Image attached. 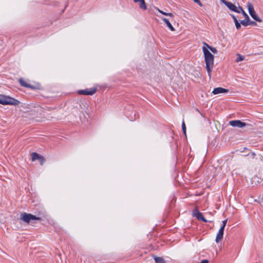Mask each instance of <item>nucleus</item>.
<instances>
[{
	"label": "nucleus",
	"mask_w": 263,
	"mask_h": 263,
	"mask_svg": "<svg viewBox=\"0 0 263 263\" xmlns=\"http://www.w3.org/2000/svg\"><path fill=\"white\" fill-rule=\"evenodd\" d=\"M206 65V69L209 77H211V72L214 66V55L211 52L204 47L202 48Z\"/></svg>",
	"instance_id": "obj_1"
},
{
	"label": "nucleus",
	"mask_w": 263,
	"mask_h": 263,
	"mask_svg": "<svg viewBox=\"0 0 263 263\" xmlns=\"http://www.w3.org/2000/svg\"><path fill=\"white\" fill-rule=\"evenodd\" d=\"M19 102L10 97L0 95V104L3 105H16L18 104Z\"/></svg>",
	"instance_id": "obj_2"
},
{
	"label": "nucleus",
	"mask_w": 263,
	"mask_h": 263,
	"mask_svg": "<svg viewBox=\"0 0 263 263\" xmlns=\"http://www.w3.org/2000/svg\"><path fill=\"white\" fill-rule=\"evenodd\" d=\"M249 13L251 17L258 22H261L262 20L256 15L252 4L248 2L247 5Z\"/></svg>",
	"instance_id": "obj_3"
},
{
	"label": "nucleus",
	"mask_w": 263,
	"mask_h": 263,
	"mask_svg": "<svg viewBox=\"0 0 263 263\" xmlns=\"http://www.w3.org/2000/svg\"><path fill=\"white\" fill-rule=\"evenodd\" d=\"M21 219L24 222H26L27 223H29L31 220L40 219L39 217H37L31 214H27L26 213H24L21 215Z\"/></svg>",
	"instance_id": "obj_4"
},
{
	"label": "nucleus",
	"mask_w": 263,
	"mask_h": 263,
	"mask_svg": "<svg viewBox=\"0 0 263 263\" xmlns=\"http://www.w3.org/2000/svg\"><path fill=\"white\" fill-rule=\"evenodd\" d=\"M229 124L233 127H237L239 128H242L247 125L245 122H241L240 120H232L229 122Z\"/></svg>",
	"instance_id": "obj_5"
},
{
	"label": "nucleus",
	"mask_w": 263,
	"mask_h": 263,
	"mask_svg": "<svg viewBox=\"0 0 263 263\" xmlns=\"http://www.w3.org/2000/svg\"><path fill=\"white\" fill-rule=\"evenodd\" d=\"M221 3L226 5L230 10L234 12H239L236 9V6L231 2H228L226 0H220Z\"/></svg>",
	"instance_id": "obj_6"
},
{
	"label": "nucleus",
	"mask_w": 263,
	"mask_h": 263,
	"mask_svg": "<svg viewBox=\"0 0 263 263\" xmlns=\"http://www.w3.org/2000/svg\"><path fill=\"white\" fill-rule=\"evenodd\" d=\"M96 88L86 89L78 91L79 94L84 95H92L96 92Z\"/></svg>",
	"instance_id": "obj_7"
},
{
	"label": "nucleus",
	"mask_w": 263,
	"mask_h": 263,
	"mask_svg": "<svg viewBox=\"0 0 263 263\" xmlns=\"http://www.w3.org/2000/svg\"><path fill=\"white\" fill-rule=\"evenodd\" d=\"M224 229V228H223V227H220V229L219 230L215 239V241L216 243H219L222 240L223 236Z\"/></svg>",
	"instance_id": "obj_8"
},
{
	"label": "nucleus",
	"mask_w": 263,
	"mask_h": 263,
	"mask_svg": "<svg viewBox=\"0 0 263 263\" xmlns=\"http://www.w3.org/2000/svg\"><path fill=\"white\" fill-rule=\"evenodd\" d=\"M224 229V228H223V227H220V229L219 230L215 239V241L216 243H219L222 240L223 236Z\"/></svg>",
	"instance_id": "obj_9"
},
{
	"label": "nucleus",
	"mask_w": 263,
	"mask_h": 263,
	"mask_svg": "<svg viewBox=\"0 0 263 263\" xmlns=\"http://www.w3.org/2000/svg\"><path fill=\"white\" fill-rule=\"evenodd\" d=\"M31 159H32V160L33 161H35L36 160H40V163H41V164H42L44 162V158L42 156H41V155L37 154L36 153H32V154H31Z\"/></svg>",
	"instance_id": "obj_10"
},
{
	"label": "nucleus",
	"mask_w": 263,
	"mask_h": 263,
	"mask_svg": "<svg viewBox=\"0 0 263 263\" xmlns=\"http://www.w3.org/2000/svg\"><path fill=\"white\" fill-rule=\"evenodd\" d=\"M227 92H228V90L227 89H226L221 87H217L214 89L212 92L214 95H217L219 93H226Z\"/></svg>",
	"instance_id": "obj_11"
},
{
	"label": "nucleus",
	"mask_w": 263,
	"mask_h": 263,
	"mask_svg": "<svg viewBox=\"0 0 263 263\" xmlns=\"http://www.w3.org/2000/svg\"><path fill=\"white\" fill-rule=\"evenodd\" d=\"M203 46L202 47H204L206 49H207V50H210L214 54H216L217 53V50L216 49V48L210 46V45H209L207 43H206L205 42H203Z\"/></svg>",
	"instance_id": "obj_12"
},
{
	"label": "nucleus",
	"mask_w": 263,
	"mask_h": 263,
	"mask_svg": "<svg viewBox=\"0 0 263 263\" xmlns=\"http://www.w3.org/2000/svg\"><path fill=\"white\" fill-rule=\"evenodd\" d=\"M194 215L198 220H201L204 222H206V220L204 218L202 214L198 211H196L194 213Z\"/></svg>",
	"instance_id": "obj_13"
},
{
	"label": "nucleus",
	"mask_w": 263,
	"mask_h": 263,
	"mask_svg": "<svg viewBox=\"0 0 263 263\" xmlns=\"http://www.w3.org/2000/svg\"><path fill=\"white\" fill-rule=\"evenodd\" d=\"M162 20L164 22L168 28L172 31H175V29L173 26L172 25L171 23L169 22L168 20L166 18H161Z\"/></svg>",
	"instance_id": "obj_14"
},
{
	"label": "nucleus",
	"mask_w": 263,
	"mask_h": 263,
	"mask_svg": "<svg viewBox=\"0 0 263 263\" xmlns=\"http://www.w3.org/2000/svg\"><path fill=\"white\" fill-rule=\"evenodd\" d=\"M156 263H166L164 259L161 257L153 256Z\"/></svg>",
	"instance_id": "obj_15"
},
{
	"label": "nucleus",
	"mask_w": 263,
	"mask_h": 263,
	"mask_svg": "<svg viewBox=\"0 0 263 263\" xmlns=\"http://www.w3.org/2000/svg\"><path fill=\"white\" fill-rule=\"evenodd\" d=\"M234 23L235 24L236 27L237 29H239L241 27L240 24L238 22V20L234 15H232Z\"/></svg>",
	"instance_id": "obj_16"
},
{
	"label": "nucleus",
	"mask_w": 263,
	"mask_h": 263,
	"mask_svg": "<svg viewBox=\"0 0 263 263\" xmlns=\"http://www.w3.org/2000/svg\"><path fill=\"white\" fill-rule=\"evenodd\" d=\"M20 84L24 87H29V85L23 79H20L19 80Z\"/></svg>",
	"instance_id": "obj_17"
},
{
	"label": "nucleus",
	"mask_w": 263,
	"mask_h": 263,
	"mask_svg": "<svg viewBox=\"0 0 263 263\" xmlns=\"http://www.w3.org/2000/svg\"><path fill=\"white\" fill-rule=\"evenodd\" d=\"M139 7H140V8H141V9H142L143 10H146V9L147 7H146V5L145 3L144 2V0L141 1L140 3Z\"/></svg>",
	"instance_id": "obj_18"
},
{
	"label": "nucleus",
	"mask_w": 263,
	"mask_h": 263,
	"mask_svg": "<svg viewBox=\"0 0 263 263\" xmlns=\"http://www.w3.org/2000/svg\"><path fill=\"white\" fill-rule=\"evenodd\" d=\"M237 59H236V62H239L240 61H242L244 60V57L240 55V54L238 53L237 54Z\"/></svg>",
	"instance_id": "obj_19"
},
{
	"label": "nucleus",
	"mask_w": 263,
	"mask_h": 263,
	"mask_svg": "<svg viewBox=\"0 0 263 263\" xmlns=\"http://www.w3.org/2000/svg\"><path fill=\"white\" fill-rule=\"evenodd\" d=\"M157 10L158 11V12H159L160 13L164 15H166V16H173V15L172 13H166L165 12H164L161 10H160L159 9H157Z\"/></svg>",
	"instance_id": "obj_20"
},
{
	"label": "nucleus",
	"mask_w": 263,
	"mask_h": 263,
	"mask_svg": "<svg viewBox=\"0 0 263 263\" xmlns=\"http://www.w3.org/2000/svg\"><path fill=\"white\" fill-rule=\"evenodd\" d=\"M182 128L184 134L186 135V126L184 121L182 122Z\"/></svg>",
	"instance_id": "obj_21"
},
{
	"label": "nucleus",
	"mask_w": 263,
	"mask_h": 263,
	"mask_svg": "<svg viewBox=\"0 0 263 263\" xmlns=\"http://www.w3.org/2000/svg\"><path fill=\"white\" fill-rule=\"evenodd\" d=\"M248 21H249V20H247V18H246V20H242L241 21V24L242 25L247 26L248 25Z\"/></svg>",
	"instance_id": "obj_22"
},
{
	"label": "nucleus",
	"mask_w": 263,
	"mask_h": 263,
	"mask_svg": "<svg viewBox=\"0 0 263 263\" xmlns=\"http://www.w3.org/2000/svg\"><path fill=\"white\" fill-rule=\"evenodd\" d=\"M242 13V14L243 15V16H245L246 18H247V20H249V16L248 15V14L245 12V11L244 10H243L241 12Z\"/></svg>",
	"instance_id": "obj_23"
},
{
	"label": "nucleus",
	"mask_w": 263,
	"mask_h": 263,
	"mask_svg": "<svg viewBox=\"0 0 263 263\" xmlns=\"http://www.w3.org/2000/svg\"><path fill=\"white\" fill-rule=\"evenodd\" d=\"M236 9L237 11H239V12H236L239 13L240 12H242V11L243 10V9L241 7H236Z\"/></svg>",
	"instance_id": "obj_24"
},
{
	"label": "nucleus",
	"mask_w": 263,
	"mask_h": 263,
	"mask_svg": "<svg viewBox=\"0 0 263 263\" xmlns=\"http://www.w3.org/2000/svg\"><path fill=\"white\" fill-rule=\"evenodd\" d=\"M227 219L224 220H223L222 221V224L221 227H223V228H224L225 227H226V225L227 224Z\"/></svg>",
	"instance_id": "obj_25"
},
{
	"label": "nucleus",
	"mask_w": 263,
	"mask_h": 263,
	"mask_svg": "<svg viewBox=\"0 0 263 263\" xmlns=\"http://www.w3.org/2000/svg\"><path fill=\"white\" fill-rule=\"evenodd\" d=\"M194 2L197 4H198L200 6H202V4L201 3L200 1L199 0H193Z\"/></svg>",
	"instance_id": "obj_26"
},
{
	"label": "nucleus",
	"mask_w": 263,
	"mask_h": 263,
	"mask_svg": "<svg viewBox=\"0 0 263 263\" xmlns=\"http://www.w3.org/2000/svg\"><path fill=\"white\" fill-rule=\"evenodd\" d=\"M208 262H209L208 260L204 259V260H202L200 263H208Z\"/></svg>",
	"instance_id": "obj_27"
},
{
	"label": "nucleus",
	"mask_w": 263,
	"mask_h": 263,
	"mask_svg": "<svg viewBox=\"0 0 263 263\" xmlns=\"http://www.w3.org/2000/svg\"><path fill=\"white\" fill-rule=\"evenodd\" d=\"M252 24H256L254 22H253Z\"/></svg>",
	"instance_id": "obj_28"
},
{
	"label": "nucleus",
	"mask_w": 263,
	"mask_h": 263,
	"mask_svg": "<svg viewBox=\"0 0 263 263\" xmlns=\"http://www.w3.org/2000/svg\"><path fill=\"white\" fill-rule=\"evenodd\" d=\"M157 16L160 17V16H159V15H157Z\"/></svg>",
	"instance_id": "obj_29"
},
{
	"label": "nucleus",
	"mask_w": 263,
	"mask_h": 263,
	"mask_svg": "<svg viewBox=\"0 0 263 263\" xmlns=\"http://www.w3.org/2000/svg\"><path fill=\"white\" fill-rule=\"evenodd\" d=\"M157 16L160 17V16H159V15H157Z\"/></svg>",
	"instance_id": "obj_30"
},
{
	"label": "nucleus",
	"mask_w": 263,
	"mask_h": 263,
	"mask_svg": "<svg viewBox=\"0 0 263 263\" xmlns=\"http://www.w3.org/2000/svg\"><path fill=\"white\" fill-rule=\"evenodd\" d=\"M157 16L160 17V16H159V15H157Z\"/></svg>",
	"instance_id": "obj_31"
}]
</instances>
